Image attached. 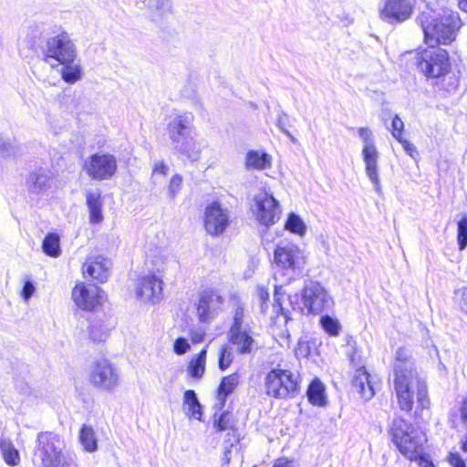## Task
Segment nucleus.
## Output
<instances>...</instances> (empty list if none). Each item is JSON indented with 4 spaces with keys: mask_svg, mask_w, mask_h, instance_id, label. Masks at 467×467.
<instances>
[{
    "mask_svg": "<svg viewBox=\"0 0 467 467\" xmlns=\"http://www.w3.org/2000/svg\"><path fill=\"white\" fill-rule=\"evenodd\" d=\"M117 160L111 154L95 153L88 158L84 164L86 173L93 180L110 179L117 171Z\"/></svg>",
    "mask_w": 467,
    "mask_h": 467,
    "instance_id": "f8f14e48",
    "label": "nucleus"
},
{
    "mask_svg": "<svg viewBox=\"0 0 467 467\" xmlns=\"http://www.w3.org/2000/svg\"><path fill=\"white\" fill-rule=\"evenodd\" d=\"M194 135L192 133L173 146L176 151L184 155L191 161H198L201 155V144L194 139Z\"/></svg>",
    "mask_w": 467,
    "mask_h": 467,
    "instance_id": "cd10ccee",
    "label": "nucleus"
},
{
    "mask_svg": "<svg viewBox=\"0 0 467 467\" xmlns=\"http://www.w3.org/2000/svg\"><path fill=\"white\" fill-rule=\"evenodd\" d=\"M223 303L222 296L216 291H203L197 306V314L202 322L208 321L218 313Z\"/></svg>",
    "mask_w": 467,
    "mask_h": 467,
    "instance_id": "412c9836",
    "label": "nucleus"
},
{
    "mask_svg": "<svg viewBox=\"0 0 467 467\" xmlns=\"http://www.w3.org/2000/svg\"><path fill=\"white\" fill-rule=\"evenodd\" d=\"M458 69H452L446 50L440 48V85L447 92L455 91L459 86Z\"/></svg>",
    "mask_w": 467,
    "mask_h": 467,
    "instance_id": "4be33fe9",
    "label": "nucleus"
},
{
    "mask_svg": "<svg viewBox=\"0 0 467 467\" xmlns=\"http://www.w3.org/2000/svg\"><path fill=\"white\" fill-rule=\"evenodd\" d=\"M32 462L35 467H78L74 455L65 451L64 440L52 431L37 433Z\"/></svg>",
    "mask_w": 467,
    "mask_h": 467,
    "instance_id": "20e7f679",
    "label": "nucleus"
},
{
    "mask_svg": "<svg viewBox=\"0 0 467 467\" xmlns=\"http://www.w3.org/2000/svg\"><path fill=\"white\" fill-rule=\"evenodd\" d=\"M293 143H296L297 142V140L296 139V137L288 130H285L283 132Z\"/></svg>",
    "mask_w": 467,
    "mask_h": 467,
    "instance_id": "680f3d73",
    "label": "nucleus"
},
{
    "mask_svg": "<svg viewBox=\"0 0 467 467\" xmlns=\"http://www.w3.org/2000/svg\"><path fill=\"white\" fill-rule=\"evenodd\" d=\"M426 3L425 9L420 14L418 20L424 34L427 48L419 54L418 68L427 78H438L435 67L438 65V0H422Z\"/></svg>",
    "mask_w": 467,
    "mask_h": 467,
    "instance_id": "7ed1b4c3",
    "label": "nucleus"
},
{
    "mask_svg": "<svg viewBox=\"0 0 467 467\" xmlns=\"http://www.w3.org/2000/svg\"><path fill=\"white\" fill-rule=\"evenodd\" d=\"M462 23L457 12L442 8L440 12V45H450L458 35Z\"/></svg>",
    "mask_w": 467,
    "mask_h": 467,
    "instance_id": "f3484780",
    "label": "nucleus"
},
{
    "mask_svg": "<svg viewBox=\"0 0 467 467\" xmlns=\"http://www.w3.org/2000/svg\"><path fill=\"white\" fill-rule=\"evenodd\" d=\"M389 432L393 443L405 457L419 461L420 467H435L423 456V444L427 441L425 433L416 431L400 417L392 420Z\"/></svg>",
    "mask_w": 467,
    "mask_h": 467,
    "instance_id": "39448f33",
    "label": "nucleus"
},
{
    "mask_svg": "<svg viewBox=\"0 0 467 467\" xmlns=\"http://www.w3.org/2000/svg\"><path fill=\"white\" fill-rule=\"evenodd\" d=\"M404 129V123L401 120V119L399 116H395L391 122V134L392 136L397 139L398 140H400L402 138V130Z\"/></svg>",
    "mask_w": 467,
    "mask_h": 467,
    "instance_id": "c03bdc74",
    "label": "nucleus"
},
{
    "mask_svg": "<svg viewBox=\"0 0 467 467\" xmlns=\"http://www.w3.org/2000/svg\"><path fill=\"white\" fill-rule=\"evenodd\" d=\"M182 185V177L179 174H174L168 185V195L171 200H173L180 192Z\"/></svg>",
    "mask_w": 467,
    "mask_h": 467,
    "instance_id": "79ce46f5",
    "label": "nucleus"
},
{
    "mask_svg": "<svg viewBox=\"0 0 467 467\" xmlns=\"http://www.w3.org/2000/svg\"><path fill=\"white\" fill-rule=\"evenodd\" d=\"M251 211L256 221L266 227L275 224L282 214L279 202L271 192L266 191H260L254 194Z\"/></svg>",
    "mask_w": 467,
    "mask_h": 467,
    "instance_id": "9d476101",
    "label": "nucleus"
},
{
    "mask_svg": "<svg viewBox=\"0 0 467 467\" xmlns=\"http://www.w3.org/2000/svg\"><path fill=\"white\" fill-rule=\"evenodd\" d=\"M272 165V157L268 153L256 150L247 151L244 160L245 169L248 171H263Z\"/></svg>",
    "mask_w": 467,
    "mask_h": 467,
    "instance_id": "bb28decb",
    "label": "nucleus"
},
{
    "mask_svg": "<svg viewBox=\"0 0 467 467\" xmlns=\"http://www.w3.org/2000/svg\"><path fill=\"white\" fill-rule=\"evenodd\" d=\"M111 265V261L102 255L89 256L82 265L83 275L104 283L109 276Z\"/></svg>",
    "mask_w": 467,
    "mask_h": 467,
    "instance_id": "a211bd4d",
    "label": "nucleus"
},
{
    "mask_svg": "<svg viewBox=\"0 0 467 467\" xmlns=\"http://www.w3.org/2000/svg\"><path fill=\"white\" fill-rule=\"evenodd\" d=\"M456 302L459 307L467 313V288H462L456 292Z\"/></svg>",
    "mask_w": 467,
    "mask_h": 467,
    "instance_id": "de8ad7c7",
    "label": "nucleus"
},
{
    "mask_svg": "<svg viewBox=\"0 0 467 467\" xmlns=\"http://www.w3.org/2000/svg\"><path fill=\"white\" fill-rule=\"evenodd\" d=\"M293 143H296L297 142V140L296 139V137L288 130H285L283 132Z\"/></svg>",
    "mask_w": 467,
    "mask_h": 467,
    "instance_id": "052dcab7",
    "label": "nucleus"
},
{
    "mask_svg": "<svg viewBox=\"0 0 467 467\" xmlns=\"http://www.w3.org/2000/svg\"><path fill=\"white\" fill-rule=\"evenodd\" d=\"M79 441L84 450L94 452L98 449V441L95 431L91 426L83 425L79 431Z\"/></svg>",
    "mask_w": 467,
    "mask_h": 467,
    "instance_id": "72a5a7b5",
    "label": "nucleus"
},
{
    "mask_svg": "<svg viewBox=\"0 0 467 467\" xmlns=\"http://www.w3.org/2000/svg\"><path fill=\"white\" fill-rule=\"evenodd\" d=\"M285 229L291 233L303 236L306 234V227L302 219L292 213L288 215L285 222Z\"/></svg>",
    "mask_w": 467,
    "mask_h": 467,
    "instance_id": "4c0bfd02",
    "label": "nucleus"
},
{
    "mask_svg": "<svg viewBox=\"0 0 467 467\" xmlns=\"http://www.w3.org/2000/svg\"><path fill=\"white\" fill-rule=\"evenodd\" d=\"M459 7L467 13V0H459Z\"/></svg>",
    "mask_w": 467,
    "mask_h": 467,
    "instance_id": "e2e57ef3",
    "label": "nucleus"
},
{
    "mask_svg": "<svg viewBox=\"0 0 467 467\" xmlns=\"http://www.w3.org/2000/svg\"><path fill=\"white\" fill-rule=\"evenodd\" d=\"M206 348H202L196 356H194L188 365V374L194 379L202 377L205 371Z\"/></svg>",
    "mask_w": 467,
    "mask_h": 467,
    "instance_id": "2f4dec72",
    "label": "nucleus"
},
{
    "mask_svg": "<svg viewBox=\"0 0 467 467\" xmlns=\"http://www.w3.org/2000/svg\"><path fill=\"white\" fill-rule=\"evenodd\" d=\"M168 171H169L168 166L164 162L161 161V162H157L154 164L153 170H152V174L153 175L161 174V175L165 176L168 173Z\"/></svg>",
    "mask_w": 467,
    "mask_h": 467,
    "instance_id": "5fc2aeb1",
    "label": "nucleus"
},
{
    "mask_svg": "<svg viewBox=\"0 0 467 467\" xmlns=\"http://www.w3.org/2000/svg\"><path fill=\"white\" fill-rule=\"evenodd\" d=\"M274 308L280 312L287 323L292 319L288 306L294 311L302 314L318 315L328 311L334 305L333 298L327 291L317 282L310 281L302 291L301 301L297 294L288 295L283 285H275Z\"/></svg>",
    "mask_w": 467,
    "mask_h": 467,
    "instance_id": "f03ea898",
    "label": "nucleus"
},
{
    "mask_svg": "<svg viewBox=\"0 0 467 467\" xmlns=\"http://www.w3.org/2000/svg\"><path fill=\"white\" fill-rule=\"evenodd\" d=\"M192 120L193 116L191 113H185L176 116L169 122L168 133L173 146L194 133Z\"/></svg>",
    "mask_w": 467,
    "mask_h": 467,
    "instance_id": "aec40b11",
    "label": "nucleus"
},
{
    "mask_svg": "<svg viewBox=\"0 0 467 467\" xmlns=\"http://www.w3.org/2000/svg\"><path fill=\"white\" fill-rule=\"evenodd\" d=\"M203 222L205 231L210 235H220L229 225V210L218 202H213L206 206Z\"/></svg>",
    "mask_w": 467,
    "mask_h": 467,
    "instance_id": "2eb2a0df",
    "label": "nucleus"
},
{
    "mask_svg": "<svg viewBox=\"0 0 467 467\" xmlns=\"http://www.w3.org/2000/svg\"><path fill=\"white\" fill-rule=\"evenodd\" d=\"M190 349V344L184 337H178L173 344V350L177 355H183Z\"/></svg>",
    "mask_w": 467,
    "mask_h": 467,
    "instance_id": "49530a36",
    "label": "nucleus"
},
{
    "mask_svg": "<svg viewBox=\"0 0 467 467\" xmlns=\"http://www.w3.org/2000/svg\"><path fill=\"white\" fill-rule=\"evenodd\" d=\"M307 398L315 406L323 407L327 404L325 386L318 379H314L308 386Z\"/></svg>",
    "mask_w": 467,
    "mask_h": 467,
    "instance_id": "7c9ffc66",
    "label": "nucleus"
},
{
    "mask_svg": "<svg viewBox=\"0 0 467 467\" xmlns=\"http://www.w3.org/2000/svg\"><path fill=\"white\" fill-rule=\"evenodd\" d=\"M42 248L46 254L58 257L61 253L59 236L54 233L48 234L43 240Z\"/></svg>",
    "mask_w": 467,
    "mask_h": 467,
    "instance_id": "c9c22d12",
    "label": "nucleus"
},
{
    "mask_svg": "<svg viewBox=\"0 0 467 467\" xmlns=\"http://www.w3.org/2000/svg\"><path fill=\"white\" fill-rule=\"evenodd\" d=\"M61 78L67 84H74L82 78V67L76 60L60 64Z\"/></svg>",
    "mask_w": 467,
    "mask_h": 467,
    "instance_id": "c756f323",
    "label": "nucleus"
},
{
    "mask_svg": "<svg viewBox=\"0 0 467 467\" xmlns=\"http://www.w3.org/2000/svg\"><path fill=\"white\" fill-rule=\"evenodd\" d=\"M109 327L101 320H93L89 325V336L94 342L104 341L108 336Z\"/></svg>",
    "mask_w": 467,
    "mask_h": 467,
    "instance_id": "e433bc0d",
    "label": "nucleus"
},
{
    "mask_svg": "<svg viewBox=\"0 0 467 467\" xmlns=\"http://www.w3.org/2000/svg\"><path fill=\"white\" fill-rule=\"evenodd\" d=\"M214 428L218 431H226L229 428V413L223 411L220 414L218 419L214 420Z\"/></svg>",
    "mask_w": 467,
    "mask_h": 467,
    "instance_id": "a18cd8bd",
    "label": "nucleus"
},
{
    "mask_svg": "<svg viewBox=\"0 0 467 467\" xmlns=\"http://www.w3.org/2000/svg\"><path fill=\"white\" fill-rule=\"evenodd\" d=\"M183 408L186 414L198 420H202V407L194 390L188 389L183 394Z\"/></svg>",
    "mask_w": 467,
    "mask_h": 467,
    "instance_id": "c85d7f7f",
    "label": "nucleus"
},
{
    "mask_svg": "<svg viewBox=\"0 0 467 467\" xmlns=\"http://www.w3.org/2000/svg\"><path fill=\"white\" fill-rule=\"evenodd\" d=\"M223 462L225 464H228L230 462V458L228 457L227 452H225Z\"/></svg>",
    "mask_w": 467,
    "mask_h": 467,
    "instance_id": "69168bd1",
    "label": "nucleus"
},
{
    "mask_svg": "<svg viewBox=\"0 0 467 467\" xmlns=\"http://www.w3.org/2000/svg\"><path fill=\"white\" fill-rule=\"evenodd\" d=\"M399 141L401 143L406 153H408L411 158L414 159L415 155L418 154L415 146L407 140H404L402 138Z\"/></svg>",
    "mask_w": 467,
    "mask_h": 467,
    "instance_id": "864d4df0",
    "label": "nucleus"
},
{
    "mask_svg": "<svg viewBox=\"0 0 467 467\" xmlns=\"http://www.w3.org/2000/svg\"><path fill=\"white\" fill-rule=\"evenodd\" d=\"M35 290H36L35 285L31 281L27 280L25 282L23 289H22V293H21L25 301L29 300V298L33 296Z\"/></svg>",
    "mask_w": 467,
    "mask_h": 467,
    "instance_id": "3c124183",
    "label": "nucleus"
},
{
    "mask_svg": "<svg viewBox=\"0 0 467 467\" xmlns=\"http://www.w3.org/2000/svg\"><path fill=\"white\" fill-rule=\"evenodd\" d=\"M273 467H295L293 462L281 458L275 462Z\"/></svg>",
    "mask_w": 467,
    "mask_h": 467,
    "instance_id": "bf43d9fd",
    "label": "nucleus"
},
{
    "mask_svg": "<svg viewBox=\"0 0 467 467\" xmlns=\"http://www.w3.org/2000/svg\"><path fill=\"white\" fill-rule=\"evenodd\" d=\"M234 348L229 344H223L219 350L218 365L221 370L229 368L234 360Z\"/></svg>",
    "mask_w": 467,
    "mask_h": 467,
    "instance_id": "58836bf2",
    "label": "nucleus"
},
{
    "mask_svg": "<svg viewBox=\"0 0 467 467\" xmlns=\"http://www.w3.org/2000/svg\"><path fill=\"white\" fill-rule=\"evenodd\" d=\"M457 241L460 250L467 246V217H463L458 223Z\"/></svg>",
    "mask_w": 467,
    "mask_h": 467,
    "instance_id": "a19ab883",
    "label": "nucleus"
},
{
    "mask_svg": "<svg viewBox=\"0 0 467 467\" xmlns=\"http://www.w3.org/2000/svg\"><path fill=\"white\" fill-rule=\"evenodd\" d=\"M287 120H288L287 114L283 110L279 111L277 114V118H276V126L282 132H284L285 130H287L286 129Z\"/></svg>",
    "mask_w": 467,
    "mask_h": 467,
    "instance_id": "603ef678",
    "label": "nucleus"
},
{
    "mask_svg": "<svg viewBox=\"0 0 467 467\" xmlns=\"http://www.w3.org/2000/svg\"><path fill=\"white\" fill-rule=\"evenodd\" d=\"M44 61L56 68L77 59V47L67 32L49 37L43 51Z\"/></svg>",
    "mask_w": 467,
    "mask_h": 467,
    "instance_id": "6e6552de",
    "label": "nucleus"
},
{
    "mask_svg": "<svg viewBox=\"0 0 467 467\" xmlns=\"http://www.w3.org/2000/svg\"><path fill=\"white\" fill-rule=\"evenodd\" d=\"M135 5L146 8L149 19L156 24H161L172 13L171 0H135Z\"/></svg>",
    "mask_w": 467,
    "mask_h": 467,
    "instance_id": "6ab92c4d",
    "label": "nucleus"
},
{
    "mask_svg": "<svg viewBox=\"0 0 467 467\" xmlns=\"http://www.w3.org/2000/svg\"><path fill=\"white\" fill-rule=\"evenodd\" d=\"M320 324L322 328L331 337L337 336L341 329L339 321L328 315L321 317Z\"/></svg>",
    "mask_w": 467,
    "mask_h": 467,
    "instance_id": "ea45409f",
    "label": "nucleus"
},
{
    "mask_svg": "<svg viewBox=\"0 0 467 467\" xmlns=\"http://www.w3.org/2000/svg\"><path fill=\"white\" fill-rule=\"evenodd\" d=\"M258 296H259L260 300L262 301V306H261L262 312H265L267 306H265V305L266 301L269 299V293L266 290H265L263 287H259L258 288Z\"/></svg>",
    "mask_w": 467,
    "mask_h": 467,
    "instance_id": "6e6d98bb",
    "label": "nucleus"
},
{
    "mask_svg": "<svg viewBox=\"0 0 467 467\" xmlns=\"http://www.w3.org/2000/svg\"><path fill=\"white\" fill-rule=\"evenodd\" d=\"M358 135L362 140V160L365 164V172L378 193L381 192L380 181L379 176V152L376 147L372 130L367 127L358 130Z\"/></svg>",
    "mask_w": 467,
    "mask_h": 467,
    "instance_id": "1a4fd4ad",
    "label": "nucleus"
},
{
    "mask_svg": "<svg viewBox=\"0 0 467 467\" xmlns=\"http://www.w3.org/2000/svg\"><path fill=\"white\" fill-rule=\"evenodd\" d=\"M13 151V145L9 141L0 138V157L9 156Z\"/></svg>",
    "mask_w": 467,
    "mask_h": 467,
    "instance_id": "8fccbe9b",
    "label": "nucleus"
},
{
    "mask_svg": "<svg viewBox=\"0 0 467 467\" xmlns=\"http://www.w3.org/2000/svg\"><path fill=\"white\" fill-rule=\"evenodd\" d=\"M244 307L241 305H237L234 309L233 324L229 330L246 328L244 324Z\"/></svg>",
    "mask_w": 467,
    "mask_h": 467,
    "instance_id": "37998d69",
    "label": "nucleus"
},
{
    "mask_svg": "<svg viewBox=\"0 0 467 467\" xmlns=\"http://www.w3.org/2000/svg\"><path fill=\"white\" fill-rule=\"evenodd\" d=\"M228 338L229 342L236 347L237 352L241 355L250 354L256 348V342L247 327L229 330Z\"/></svg>",
    "mask_w": 467,
    "mask_h": 467,
    "instance_id": "b1692460",
    "label": "nucleus"
},
{
    "mask_svg": "<svg viewBox=\"0 0 467 467\" xmlns=\"http://www.w3.org/2000/svg\"><path fill=\"white\" fill-rule=\"evenodd\" d=\"M349 359H350V362H351L353 365H355V366L357 365V364H356V353H355V352L349 356Z\"/></svg>",
    "mask_w": 467,
    "mask_h": 467,
    "instance_id": "0e129e2a",
    "label": "nucleus"
},
{
    "mask_svg": "<svg viewBox=\"0 0 467 467\" xmlns=\"http://www.w3.org/2000/svg\"><path fill=\"white\" fill-rule=\"evenodd\" d=\"M413 9L410 0H381L379 14L382 21L394 25L410 19Z\"/></svg>",
    "mask_w": 467,
    "mask_h": 467,
    "instance_id": "ddd939ff",
    "label": "nucleus"
},
{
    "mask_svg": "<svg viewBox=\"0 0 467 467\" xmlns=\"http://www.w3.org/2000/svg\"><path fill=\"white\" fill-rule=\"evenodd\" d=\"M51 181V171L48 169L38 167L29 173L26 186L30 193L40 194L50 188Z\"/></svg>",
    "mask_w": 467,
    "mask_h": 467,
    "instance_id": "5701e85b",
    "label": "nucleus"
},
{
    "mask_svg": "<svg viewBox=\"0 0 467 467\" xmlns=\"http://www.w3.org/2000/svg\"><path fill=\"white\" fill-rule=\"evenodd\" d=\"M0 449L4 460L6 464L10 466H16L20 462L18 451L14 447L12 442L8 440H1Z\"/></svg>",
    "mask_w": 467,
    "mask_h": 467,
    "instance_id": "f704fd0d",
    "label": "nucleus"
},
{
    "mask_svg": "<svg viewBox=\"0 0 467 467\" xmlns=\"http://www.w3.org/2000/svg\"><path fill=\"white\" fill-rule=\"evenodd\" d=\"M239 376L237 373L223 377L218 388V399L223 406L228 395H230L238 385Z\"/></svg>",
    "mask_w": 467,
    "mask_h": 467,
    "instance_id": "473e14b6",
    "label": "nucleus"
},
{
    "mask_svg": "<svg viewBox=\"0 0 467 467\" xmlns=\"http://www.w3.org/2000/svg\"><path fill=\"white\" fill-rule=\"evenodd\" d=\"M86 203L89 212V222L93 224L103 221L101 192L99 189L88 190L85 193Z\"/></svg>",
    "mask_w": 467,
    "mask_h": 467,
    "instance_id": "a878e982",
    "label": "nucleus"
},
{
    "mask_svg": "<svg viewBox=\"0 0 467 467\" xmlns=\"http://www.w3.org/2000/svg\"><path fill=\"white\" fill-rule=\"evenodd\" d=\"M137 297L143 302L155 304L162 298V280L155 274H148L138 279Z\"/></svg>",
    "mask_w": 467,
    "mask_h": 467,
    "instance_id": "dca6fc26",
    "label": "nucleus"
},
{
    "mask_svg": "<svg viewBox=\"0 0 467 467\" xmlns=\"http://www.w3.org/2000/svg\"><path fill=\"white\" fill-rule=\"evenodd\" d=\"M274 261L280 274L287 282L302 274L306 259L303 251L296 244L281 243L275 249Z\"/></svg>",
    "mask_w": 467,
    "mask_h": 467,
    "instance_id": "423d86ee",
    "label": "nucleus"
},
{
    "mask_svg": "<svg viewBox=\"0 0 467 467\" xmlns=\"http://www.w3.org/2000/svg\"><path fill=\"white\" fill-rule=\"evenodd\" d=\"M89 380L96 388L112 391L119 383V373L110 361L101 358L92 364Z\"/></svg>",
    "mask_w": 467,
    "mask_h": 467,
    "instance_id": "9b49d317",
    "label": "nucleus"
},
{
    "mask_svg": "<svg viewBox=\"0 0 467 467\" xmlns=\"http://www.w3.org/2000/svg\"><path fill=\"white\" fill-rule=\"evenodd\" d=\"M394 375V389L400 409L407 412L412 410L414 389H416L417 402L421 408L420 414L416 411V419L420 418L425 421L430 417L426 384L418 378L412 361L401 348L396 352Z\"/></svg>",
    "mask_w": 467,
    "mask_h": 467,
    "instance_id": "f257e3e1",
    "label": "nucleus"
},
{
    "mask_svg": "<svg viewBox=\"0 0 467 467\" xmlns=\"http://www.w3.org/2000/svg\"><path fill=\"white\" fill-rule=\"evenodd\" d=\"M72 298L79 308L93 311L102 305L105 296L98 285L80 283L73 288Z\"/></svg>",
    "mask_w": 467,
    "mask_h": 467,
    "instance_id": "4468645a",
    "label": "nucleus"
},
{
    "mask_svg": "<svg viewBox=\"0 0 467 467\" xmlns=\"http://www.w3.org/2000/svg\"><path fill=\"white\" fill-rule=\"evenodd\" d=\"M204 331L202 329H198L195 331H192L191 338L193 343H200L204 339Z\"/></svg>",
    "mask_w": 467,
    "mask_h": 467,
    "instance_id": "4d7b16f0",
    "label": "nucleus"
},
{
    "mask_svg": "<svg viewBox=\"0 0 467 467\" xmlns=\"http://www.w3.org/2000/svg\"><path fill=\"white\" fill-rule=\"evenodd\" d=\"M369 378L370 376L365 367L360 366L356 369L352 379V387L365 400H371L375 395L374 388Z\"/></svg>",
    "mask_w": 467,
    "mask_h": 467,
    "instance_id": "393cba45",
    "label": "nucleus"
},
{
    "mask_svg": "<svg viewBox=\"0 0 467 467\" xmlns=\"http://www.w3.org/2000/svg\"><path fill=\"white\" fill-rule=\"evenodd\" d=\"M265 393L273 398L285 400L299 391L298 378L289 369L273 368L265 378Z\"/></svg>",
    "mask_w": 467,
    "mask_h": 467,
    "instance_id": "0eeeda50",
    "label": "nucleus"
},
{
    "mask_svg": "<svg viewBox=\"0 0 467 467\" xmlns=\"http://www.w3.org/2000/svg\"><path fill=\"white\" fill-rule=\"evenodd\" d=\"M461 420L463 424L467 426V398L464 399L462 402V406L460 409Z\"/></svg>",
    "mask_w": 467,
    "mask_h": 467,
    "instance_id": "13d9d810",
    "label": "nucleus"
},
{
    "mask_svg": "<svg viewBox=\"0 0 467 467\" xmlns=\"http://www.w3.org/2000/svg\"><path fill=\"white\" fill-rule=\"evenodd\" d=\"M448 462L451 467H466L464 461L457 452H451L449 454Z\"/></svg>",
    "mask_w": 467,
    "mask_h": 467,
    "instance_id": "09e8293b",
    "label": "nucleus"
}]
</instances>
